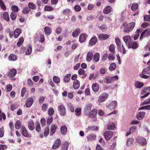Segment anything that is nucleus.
<instances>
[{"instance_id": "obj_4", "label": "nucleus", "mask_w": 150, "mask_h": 150, "mask_svg": "<svg viewBox=\"0 0 150 150\" xmlns=\"http://www.w3.org/2000/svg\"><path fill=\"white\" fill-rule=\"evenodd\" d=\"M118 79V76L117 75H115L112 77L107 76L105 77L104 79V81L107 84H109L112 83L115 81L116 80H117Z\"/></svg>"}, {"instance_id": "obj_22", "label": "nucleus", "mask_w": 150, "mask_h": 150, "mask_svg": "<svg viewBox=\"0 0 150 150\" xmlns=\"http://www.w3.org/2000/svg\"><path fill=\"white\" fill-rule=\"evenodd\" d=\"M73 87L75 89H78L80 87V82L78 80H74L73 83Z\"/></svg>"}, {"instance_id": "obj_17", "label": "nucleus", "mask_w": 150, "mask_h": 150, "mask_svg": "<svg viewBox=\"0 0 150 150\" xmlns=\"http://www.w3.org/2000/svg\"><path fill=\"white\" fill-rule=\"evenodd\" d=\"M17 73L16 70L14 69H10L9 71L8 76L10 77H14Z\"/></svg>"}, {"instance_id": "obj_49", "label": "nucleus", "mask_w": 150, "mask_h": 150, "mask_svg": "<svg viewBox=\"0 0 150 150\" xmlns=\"http://www.w3.org/2000/svg\"><path fill=\"white\" fill-rule=\"evenodd\" d=\"M54 110L53 108L50 107L49 108L48 110V113L49 115L50 116H52L54 114Z\"/></svg>"}, {"instance_id": "obj_27", "label": "nucleus", "mask_w": 150, "mask_h": 150, "mask_svg": "<svg viewBox=\"0 0 150 150\" xmlns=\"http://www.w3.org/2000/svg\"><path fill=\"white\" fill-rule=\"evenodd\" d=\"M93 54L92 52H89L87 53L86 58V60L88 62H90L92 59Z\"/></svg>"}, {"instance_id": "obj_40", "label": "nucleus", "mask_w": 150, "mask_h": 150, "mask_svg": "<svg viewBox=\"0 0 150 150\" xmlns=\"http://www.w3.org/2000/svg\"><path fill=\"white\" fill-rule=\"evenodd\" d=\"M3 17L4 19L7 21H9V17L7 12H6L4 13L3 15Z\"/></svg>"}, {"instance_id": "obj_60", "label": "nucleus", "mask_w": 150, "mask_h": 150, "mask_svg": "<svg viewBox=\"0 0 150 150\" xmlns=\"http://www.w3.org/2000/svg\"><path fill=\"white\" fill-rule=\"evenodd\" d=\"M53 120V118L51 116L49 117L47 119V124L48 125H50L52 122Z\"/></svg>"}, {"instance_id": "obj_21", "label": "nucleus", "mask_w": 150, "mask_h": 150, "mask_svg": "<svg viewBox=\"0 0 150 150\" xmlns=\"http://www.w3.org/2000/svg\"><path fill=\"white\" fill-rule=\"evenodd\" d=\"M92 88L94 92H97L99 89V85L97 83H95L93 84Z\"/></svg>"}, {"instance_id": "obj_5", "label": "nucleus", "mask_w": 150, "mask_h": 150, "mask_svg": "<svg viewBox=\"0 0 150 150\" xmlns=\"http://www.w3.org/2000/svg\"><path fill=\"white\" fill-rule=\"evenodd\" d=\"M21 132L22 135L23 136L27 138L31 137V134L28 133L26 128L24 125L22 126L21 129Z\"/></svg>"}, {"instance_id": "obj_32", "label": "nucleus", "mask_w": 150, "mask_h": 150, "mask_svg": "<svg viewBox=\"0 0 150 150\" xmlns=\"http://www.w3.org/2000/svg\"><path fill=\"white\" fill-rule=\"evenodd\" d=\"M86 138L88 140L91 141L95 139L96 136L94 134H90L87 136Z\"/></svg>"}, {"instance_id": "obj_23", "label": "nucleus", "mask_w": 150, "mask_h": 150, "mask_svg": "<svg viewBox=\"0 0 150 150\" xmlns=\"http://www.w3.org/2000/svg\"><path fill=\"white\" fill-rule=\"evenodd\" d=\"M28 127L29 129L31 131L33 130L34 129V125L33 121L30 120L28 122Z\"/></svg>"}, {"instance_id": "obj_18", "label": "nucleus", "mask_w": 150, "mask_h": 150, "mask_svg": "<svg viewBox=\"0 0 150 150\" xmlns=\"http://www.w3.org/2000/svg\"><path fill=\"white\" fill-rule=\"evenodd\" d=\"M97 110L96 109L92 110L89 114V116L91 118L94 117L97 114Z\"/></svg>"}, {"instance_id": "obj_37", "label": "nucleus", "mask_w": 150, "mask_h": 150, "mask_svg": "<svg viewBox=\"0 0 150 150\" xmlns=\"http://www.w3.org/2000/svg\"><path fill=\"white\" fill-rule=\"evenodd\" d=\"M21 123L20 120H17L16 121L15 124V127L16 129H19L21 128Z\"/></svg>"}, {"instance_id": "obj_45", "label": "nucleus", "mask_w": 150, "mask_h": 150, "mask_svg": "<svg viewBox=\"0 0 150 150\" xmlns=\"http://www.w3.org/2000/svg\"><path fill=\"white\" fill-rule=\"evenodd\" d=\"M108 129L109 130H112L115 127V125L113 122L110 123L107 125Z\"/></svg>"}, {"instance_id": "obj_30", "label": "nucleus", "mask_w": 150, "mask_h": 150, "mask_svg": "<svg viewBox=\"0 0 150 150\" xmlns=\"http://www.w3.org/2000/svg\"><path fill=\"white\" fill-rule=\"evenodd\" d=\"M139 4L137 3H134L132 4L131 7V9L133 11H136L138 8Z\"/></svg>"}, {"instance_id": "obj_43", "label": "nucleus", "mask_w": 150, "mask_h": 150, "mask_svg": "<svg viewBox=\"0 0 150 150\" xmlns=\"http://www.w3.org/2000/svg\"><path fill=\"white\" fill-rule=\"evenodd\" d=\"M69 144L68 142H66L64 143L62 145L61 149L62 150H67Z\"/></svg>"}, {"instance_id": "obj_31", "label": "nucleus", "mask_w": 150, "mask_h": 150, "mask_svg": "<svg viewBox=\"0 0 150 150\" xmlns=\"http://www.w3.org/2000/svg\"><path fill=\"white\" fill-rule=\"evenodd\" d=\"M56 130V127L54 125H52L50 128V135H53L55 132Z\"/></svg>"}, {"instance_id": "obj_58", "label": "nucleus", "mask_w": 150, "mask_h": 150, "mask_svg": "<svg viewBox=\"0 0 150 150\" xmlns=\"http://www.w3.org/2000/svg\"><path fill=\"white\" fill-rule=\"evenodd\" d=\"M0 7L4 10H5L6 9V6L5 5L3 1L1 0H0Z\"/></svg>"}, {"instance_id": "obj_63", "label": "nucleus", "mask_w": 150, "mask_h": 150, "mask_svg": "<svg viewBox=\"0 0 150 150\" xmlns=\"http://www.w3.org/2000/svg\"><path fill=\"white\" fill-rule=\"evenodd\" d=\"M45 40V38L44 35L43 34H41L39 41L41 43H43L44 42Z\"/></svg>"}, {"instance_id": "obj_10", "label": "nucleus", "mask_w": 150, "mask_h": 150, "mask_svg": "<svg viewBox=\"0 0 150 150\" xmlns=\"http://www.w3.org/2000/svg\"><path fill=\"white\" fill-rule=\"evenodd\" d=\"M136 140L137 142L142 146H144L146 144V139L142 137H137L136 139Z\"/></svg>"}, {"instance_id": "obj_50", "label": "nucleus", "mask_w": 150, "mask_h": 150, "mask_svg": "<svg viewBox=\"0 0 150 150\" xmlns=\"http://www.w3.org/2000/svg\"><path fill=\"white\" fill-rule=\"evenodd\" d=\"M81 109L80 108H77L75 110V114L77 116H80L81 115Z\"/></svg>"}, {"instance_id": "obj_24", "label": "nucleus", "mask_w": 150, "mask_h": 150, "mask_svg": "<svg viewBox=\"0 0 150 150\" xmlns=\"http://www.w3.org/2000/svg\"><path fill=\"white\" fill-rule=\"evenodd\" d=\"M112 8L110 6H108L106 7L103 9V12L105 14L109 13L111 11Z\"/></svg>"}, {"instance_id": "obj_2", "label": "nucleus", "mask_w": 150, "mask_h": 150, "mask_svg": "<svg viewBox=\"0 0 150 150\" xmlns=\"http://www.w3.org/2000/svg\"><path fill=\"white\" fill-rule=\"evenodd\" d=\"M115 42L118 51L120 52H121L122 51V53L123 54H125L126 52L124 46L123 45H121L120 40L118 37H116Z\"/></svg>"}, {"instance_id": "obj_20", "label": "nucleus", "mask_w": 150, "mask_h": 150, "mask_svg": "<svg viewBox=\"0 0 150 150\" xmlns=\"http://www.w3.org/2000/svg\"><path fill=\"white\" fill-rule=\"evenodd\" d=\"M109 37V35L106 34H102L99 35L98 36V38L99 40H105Z\"/></svg>"}, {"instance_id": "obj_54", "label": "nucleus", "mask_w": 150, "mask_h": 150, "mask_svg": "<svg viewBox=\"0 0 150 150\" xmlns=\"http://www.w3.org/2000/svg\"><path fill=\"white\" fill-rule=\"evenodd\" d=\"M49 133V128L48 127H45V129L44 134L45 137H47Z\"/></svg>"}, {"instance_id": "obj_39", "label": "nucleus", "mask_w": 150, "mask_h": 150, "mask_svg": "<svg viewBox=\"0 0 150 150\" xmlns=\"http://www.w3.org/2000/svg\"><path fill=\"white\" fill-rule=\"evenodd\" d=\"M28 6L30 9L35 10L36 8L35 4L33 2H29L28 4Z\"/></svg>"}, {"instance_id": "obj_25", "label": "nucleus", "mask_w": 150, "mask_h": 150, "mask_svg": "<svg viewBox=\"0 0 150 150\" xmlns=\"http://www.w3.org/2000/svg\"><path fill=\"white\" fill-rule=\"evenodd\" d=\"M92 105V104L91 103H88L86 104L84 109L85 112L86 113L89 112L91 110Z\"/></svg>"}, {"instance_id": "obj_56", "label": "nucleus", "mask_w": 150, "mask_h": 150, "mask_svg": "<svg viewBox=\"0 0 150 150\" xmlns=\"http://www.w3.org/2000/svg\"><path fill=\"white\" fill-rule=\"evenodd\" d=\"M24 41V38L23 37L20 38L18 41L17 42V44L18 47H20L23 43Z\"/></svg>"}, {"instance_id": "obj_55", "label": "nucleus", "mask_w": 150, "mask_h": 150, "mask_svg": "<svg viewBox=\"0 0 150 150\" xmlns=\"http://www.w3.org/2000/svg\"><path fill=\"white\" fill-rule=\"evenodd\" d=\"M16 13L13 12H12L10 14V17L11 19L12 20H15L16 18Z\"/></svg>"}, {"instance_id": "obj_57", "label": "nucleus", "mask_w": 150, "mask_h": 150, "mask_svg": "<svg viewBox=\"0 0 150 150\" xmlns=\"http://www.w3.org/2000/svg\"><path fill=\"white\" fill-rule=\"evenodd\" d=\"M11 9L13 11V12H18L19 11V8L16 5H13L11 7Z\"/></svg>"}, {"instance_id": "obj_36", "label": "nucleus", "mask_w": 150, "mask_h": 150, "mask_svg": "<svg viewBox=\"0 0 150 150\" xmlns=\"http://www.w3.org/2000/svg\"><path fill=\"white\" fill-rule=\"evenodd\" d=\"M71 74H66L64 77V81L66 83L68 82L70 80Z\"/></svg>"}, {"instance_id": "obj_61", "label": "nucleus", "mask_w": 150, "mask_h": 150, "mask_svg": "<svg viewBox=\"0 0 150 150\" xmlns=\"http://www.w3.org/2000/svg\"><path fill=\"white\" fill-rule=\"evenodd\" d=\"M71 11L68 8L62 11V14L64 15H67Z\"/></svg>"}, {"instance_id": "obj_38", "label": "nucleus", "mask_w": 150, "mask_h": 150, "mask_svg": "<svg viewBox=\"0 0 150 150\" xmlns=\"http://www.w3.org/2000/svg\"><path fill=\"white\" fill-rule=\"evenodd\" d=\"M115 45L112 44L110 46L109 48V51L113 54H115Z\"/></svg>"}, {"instance_id": "obj_16", "label": "nucleus", "mask_w": 150, "mask_h": 150, "mask_svg": "<svg viewBox=\"0 0 150 150\" xmlns=\"http://www.w3.org/2000/svg\"><path fill=\"white\" fill-rule=\"evenodd\" d=\"M22 30L19 28H17L15 29L14 31V38H16L20 35L21 33Z\"/></svg>"}, {"instance_id": "obj_35", "label": "nucleus", "mask_w": 150, "mask_h": 150, "mask_svg": "<svg viewBox=\"0 0 150 150\" xmlns=\"http://www.w3.org/2000/svg\"><path fill=\"white\" fill-rule=\"evenodd\" d=\"M98 128L94 126H89L86 129V131L88 132L90 131H93L95 130H97Z\"/></svg>"}, {"instance_id": "obj_28", "label": "nucleus", "mask_w": 150, "mask_h": 150, "mask_svg": "<svg viewBox=\"0 0 150 150\" xmlns=\"http://www.w3.org/2000/svg\"><path fill=\"white\" fill-rule=\"evenodd\" d=\"M81 31L79 29H76L74 30L72 34V36L74 38L77 37L78 35L80 33Z\"/></svg>"}, {"instance_id": "obj_14", "label": "nucleus", "mask_w": 150, "mask_h": 150, "mask_svg": "<svg viewBox=\"0 0 150 150\" xmlns=\"http://www.w3.org/2000/svg\"><path fill=\"white\" fill-rule=\"evenodd\" d=\"M61 144V141L60 139H57L54 142L52 147V149H58L60 145Z\"/></svg>"}, {"instance_id": "obj_52", "label": "nucleus", "mask_w": 150, "mask_h": 150, "mask_svg": "<svg viewBox=\"0 0 150 150\" xmlns=\"http://www.w3.org/2000/svg\"><path fill=\"white\" fill-rule=\"evenodd\" d=\"M30 11V10L28 7H26L23 8L22 12L24 14H28Z\"/></svg>"}, {"instance_id": "obj_11", "label": "nucleus", "mask_w": 150, "mask_h": 150, "mask_svg": "<svg viewBox=\"0 0 150 150\" xmlns=\"http://www.w3.org/2000/svg\"><path fill=\"white\" fill-rule=\"evenodd\" d=\"M108 95L106 93H104L98 98V101L100 102H103L108 98Z\"/></svg>"}, {"instance_id": "obj_62", "label": "nucleus", "mask_w": 150, "mask_h": 150, "mask_svg": "<svg viewBox=\"0 0 150 150\" xmlns=\"http://www.w3.org/2000/svg\"><path fill=\"white\" fill-rule=\"evenodd\" d=\"M133 142V139L132 138H129L127 140L126 144L127 146H130L132 144Z\"/></svg>"}, {"instance_id": "obj_42", "label": "nucleus", "mask_w": 150, "mask_h": 150, "mask_svg": "<svg viewBox=\"0 0 150 150\" xmlns=\"http://www.w3.org/2000/svg\"><path fill=\"white\" fill-rule=\"evenodd\" d=\"M17 59L16 56L13 54H10L8 57V59L10 61H14Z\"/></svg>"}, {"instance_id": "obj_15", "label": "nucleus", "mask_w": 150, "mask_h": 150, "mask_svg": "<svg viewBox=\"0 0 150 150\" xmlns=\"http://www.w3.org/2000/svg\"><path fill=\"white\" fill-rule=\"evenodd\" d=\"M33 100L31 97L28 98L26 102L25 106L27 108H30L33 105Z\"/></svg>"}, {"instance_id": "obj_51", "label": "nucleus", "mask_w": 150, "mask_h": 150, "mask_svg": "<svg viewBox=\"0 0 150 150\" xmlns=\"http://www.w3.org/2000/svg\"><path fill=\"white\" fill-rule=\"evenodd\" d=\"M130 48H128L129 49L132 48L133 49H137L138 47V45L137 42H134L132 43V45H131V44L130 45Z\"/></svg>"}, {"instance_id": "obj_26", "label": "nucleus", "mask_w": 150, "mask_h": 150, "mask_svg": "<svg viewBox=\"0 0 150 150\" xmlns=\"http://www.w3.org/2000/svg\"><path fill=\"white\" fill-rule=\"evenodd\" d=\"M44 31L45 34L47 35H49L52 33L51 28L48 26H46L44 28Z\"/></svg>"}, {"instance_id": "obj_33", "label": "nucleus", "mask_w": 150, "mask_h": 150, "mask_svg": "<svg viewBox=\"0 0 150 150\" xmlns=\"http://www.w3.org/2000/svg\"><path fill=\"white\" fill-rule=\"evenodd\" d=\"M67 131V127L65 126H62L60 128V131L61 134L63 135L65 134Z\"/></svg>"}, {"instance_id": "obj_12", "label": "nucleus", "mask_w": 150, "mask_h": 150, "mask_svg": "<svg viewBox=\"0 0 150 150\" xmlns=\"http://www.w3.org/2000/svg\"><path fill=\"white\" fill-rule=\"evenodd\" d=\"M117 105V102L115 101L111 102L106 107L107 109L111 110L115 109Z\"/></svg>"}, {"instance_id": "obj_59", "label": "nucleus", "mask_w": 150, "mask_h": 150, "mask_svg": "<svg viewBox=\"0 0 150 150\" xmlns=\"http://www.w3.org/2000/svg\"><path fill=\"white\" fill-rule=\"evenodd\" d=\"M53 8L51 6L46 5L44 8V10L46 11H51L53 10Z\"/></svg>"}, {"instance_id": "obj_64", "label": "nucleus", "mask_w": 150, "mask_h": 150, "mask_svg": "<svg viewBox=\"0 0 150 150\" xmlns=\"http://www.w3.org/2000/svg\"><path fill=\"white\" fill-rule=\"evenodd\" d=\"M144 20L145 21L150 22V15H146L144 16Z\"/></svg>"}, {"instance_id": "obj_44", "label": "nucleus", "mask_w": 150, "mask_h": 150, "mask_svg": "<svg viewBox=\"0 0 150 150\" xmlns=\"http://www.w3.org/2000/svg\"><path fill=\"white\" fill-rule=\"evenodd\" d=\"M116 66V64L115 63H112L110 64L109 69L110 71H113L115 69Z\"/></svg>"}, {"instance_id": "obj_3", "label": "nucleus", "mask_w": 150, "mask_h": 150, "mask_svg": "<svg viewBox=\"0 0 150 150\" xmlns=\"http://www.w3.org/2000/svg\"><path fill=\"white\" fill-rule=\"evenodd\" d=\"M147 64L149 65L148 68L144 69L142 71V73L140 74V76L142 78L147 79L149 78L148 76L144 74H148L149 73L148 70H150V59L148 61Z\"/></svg>"}, {"instance_id": "obj_53", "label": "nucleus", "mask_w": 150, "mask_h": 150, "mask_svg": "<svg viewBox=\"0 0 150 150\" xmlns=\"http://www.w3.org/2000/svg\"><path fill=\"white\" fill-rule=\"evenodd\" d=\"M53 80L54 82L56 83H58L60 81L59 78L57 76H54L53 78Z\"/></svg>"}, {"instance_id": "obj_8", "label": "nucleus", "mask_w": 150, "mask_h": 150, "mask_svg": "<svg viewBox=\"0 0 150 150\" xmlns=\"http://www.w3.org/2000/svg\"><path fill=\"white\" fill-rule=\"evenodd\" d=\"M150 92V86L145 88L142 91L141 94L143 95L145 93H146V94H145L143 96H141V98H142L146 97L149 94Z\"/></svg>"}, {"instance_id": "obj_47", "label": "nucleus", "mask_w": 150, "mask_h": 150, "mask_svg": "<svg viewBox=\"0 0 150 150\" xmlns=\"http://www.w3.org/2000/svg\"><path fill=\"white\" fill-rule=\"evenodd\" d=\"M32 48L30 45H28L27 48V50L25 52V54L27 55H30L32 52Z\"/></svg>"}, {"instance_id": "obj_7", "label": "nucleus", "mask_w": 150, "mask_h": 150, "mask_svg": "<svg viewBox=\"0 0 150 150\" xmlns=\"http://www.w3.org/2000/svg\"><path fill=\"white\" fill-rule=\"evenodd\" d=\"M123 41L125 43L126 45L128 48H130V45L131 43V38L130 35H126L123 37Z\"/></svg>"}, {"instance_id": "obj_34", "label": "nucleus", "mask_w": 150, "mask_h": 150, "mask_svg": "<svg viewBox=\"0 0 150 150\" xmlns=\"http://www.w3.org/2000/svg\"><path fill=\"white\" fill-rule=\"evenodd\" d=\"M86 35L83 33L81 34L80 35L79 37V41L80 42L82 43L85 41L86 39Z\"/></svg>"}, {"instance_id": "obj_48", "label": "nucleus", "mask_w": 150, "mask_h": 150, "mask_svg": "<svg viewBox=\"0 0 150 150\" xmlns=\"http://www.w3.org/2000/svg\"><path fill=\"white\" fill-rule=\"evenodd\" d=\"M35 130L38 133H40L41 131V128L39 122H37L35 124Z\"/></svg>"}, {"instance_id": "obj_9", "label": "nucleus", "mask_w": 150, "mask_h": 150, "mask_svg": "<svg viewBox=\"0 0 150 150\" xmlns=\"http://www.w3.org/2000/svg\"><path fill=\"white\" fill-rule=\"evenodd\" d=\"M113 135V132L110 131H105L103 134L105 138L107 141L110 140Z\"/></svg>"}, {"instance_id": "obj_19", "label": "nucleus", "mask_w": 150, "mask_h": 150, "mask_svg": "<svg viewBox=\"0 0 150 150\" xmlns=\"http://www.w3.org/2000/svg\"><path fill=\"white\" fill-rule=\"evenodd\" d=\"M97 42V38L96 37H93L90 40L89 44L90 45H93L96 44Z\"/></svg>"}, {"instance_id": "obj_41", "label": "nucleus", "mask_w": 150, "mask_h": 150, "mask_svg": "<svg viewBox=\"0 0 150 150\" xmlns=\"http://www.w3.org/2000/svg\"><path fill=\"white\" fill-rule=\"evenodd\" d=\"M100 59V54L99 53L96 52L93 56V60L95 62H98Z\"/></svg>"}, {"instance_id": "obj_29", "label": "nucleus", "mask_w": 150, "mask_h": 150, "mask_svg": "<svg viewBox=\"0 0 150 150\" xmlns=\"http://www.w3.org/2000/svg\"><path fill=\"white\" fill-rule=\"evenodd\" d=\"M146 113L144 112H140L139 113L137 118L138 120L142 119L145 116Z\"/></svg>"}, {"instance_id": "obj_46", "label": "nucleus", "mask_w": 150, "mask_h": 150, "mask_svg": "<svg viewBox=\"0 0 150 150\" xmlns=\"http://www.w3.org/2000/svg\"><path fill=\"white\" fill-rule=\"evenodd\" d=\"M144 84L143 83L137 81L135 84V87L137 88H141L143 87Z\"/></svg>"}, {"instance_id": "obj_13", "label": "nucleus", "mask_w": 150, "mask_h": 150, "mask_svg": "<svg viewBox=\"0 0 150 150\" xmlns=\"http://www.w3.org/2000/svg\"><path fill=\"white\" fill-rule=\"evenodd\" d=\"M150 35V28L148 29H147L144 30L141 33L140 39L141 40L142 39V37L144 36L146 37Z\"/></svg>"}, {"instance_id": "obj_6", "label": "nucleus", "mask_w": 150, "mask_h": 150, "mask_svg": "<svg viewBox=\"0 0 150 150\" xmlns=\"http://www.w3.org/2000/svg\"><path fill=\"white\" fill-rule=\"evenodd\" d=\"M58 109L60 115L62 116L65 115L66 112V108L63 104L59 105Z\"/></svg>"}, {"instance_id": "obj_1", "label": "nucleus", "mask_w": 150, "mask_h": 150, "mask_svg": "<svg viewBox=\"0 0 150 150\" xmlns=\"http://www.w3.org/2000/svg\"><path fill=\"white\" fill-rule=\"evenodd\" d=\"M135 25V23L134 22H131L129 23L126 22L124 23L123 24V26L124 28L123 32L126 33L130 32L133 30Z\"/></svg>"}]
</instances>
